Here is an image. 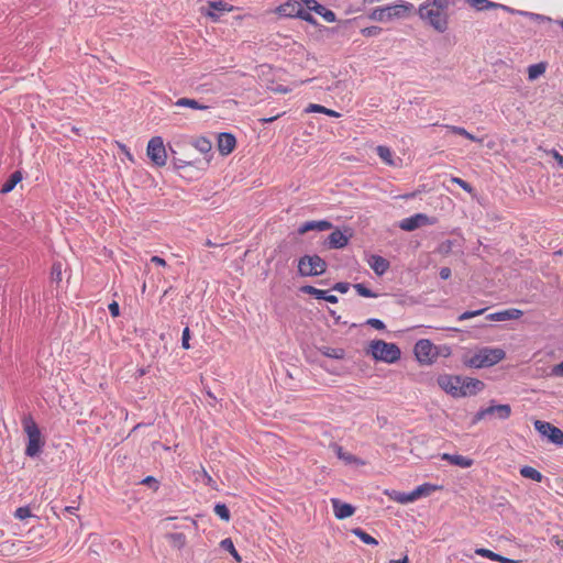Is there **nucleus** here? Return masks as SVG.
I'll return each instance as SVG.
<instances>
[{"mask_svg":"<svg viewBox=\"0 0 563 563\" xmlns=\"http://www.w3.org/2000/svg\"><path fill=\"white\" fill-rule=\"evenodd\" d=\"M449 0H426L418 8V14L421 20L427 21L435 31L444 33L448 30Z\"/></svg>","mask_w":563,"mask_h":563,"instance_id":"f257e3e1","label":"nucleus"},{"mask_svg":"<svg viewBox=\"0 0 563 563\" xmlns=\"http://www.w3.org/2000/svg\"><path fill=\"white\" fill-rule=\"evenodd\" d=\"M21 422L23 430L27 435L24 453L29 457H36L42 453L45 440L43 439L41 430L31 413L24 415Z\"/></svg>","mask_w":563,"mask_h":563,"instance_id":"f03ea898","label":"nucleus"},{"mask_svg":"<svg viewBox=\"0 0 563 563\" xmlns=\"http://www.w3.org/2000/svg\"><path fill=\"white\" fill-rule=\"evenodd\" d=\"M506 357V352L500 347L483 346L478 349L464 363L472 368L490 367L499 363Z\"/></svg>","mask_w":563,"mask_h":563,"instance_id":"7ed1b4c3","label":"nucleus"},{"mask_svg":"<svg viewBox=\"0 0 563 563\" xmlns=\"http://www.w3.org/2000/svg\"><path fill=\"white\" fill-rule=\"evenodd\" d=\"M368 353L375 361L388 364L396 363L401 357V351L396 343H388L383 340H373L369 343Z\"/></svg>","mask_w":563,"mask_h":563,"instance_id":"20e7f679","label":"nucleus"},{"mask_svg":"<svg viewBox=\"0 0 563 563\" xmlns=\"http://www.w3.org/2000/svg\"><path fill=\"white\" fill-rule=\"evenodd\" d=\"M412 9L413 4L409 2L377 7L372 10V12L368 14V18L373 21L387 22L394 19H402L407 16Z\"/></svg>","mask_w":563,"mask_h":563,"instance_id":"39448f33","label":"nucleus"},{"mask_svg":"<svg viewBox=\"0 0 563 563\" xmlns=\"http://www.w3.org/2000/svg\"><path fill=\"white\" fill-rule=\"evenodd\" d=\"M328 264L318 254L302 255L298 258V275L300 277L321 276L327 272Z\"/></svg>","mask_w":563,"mask_h":563,"instance_id":"423d86ee","label":"nucleus"},{"mask_svg":"<svg viewBox=\"0 0 563 563\" xmlns=\"http://www.w3.org/2000/svg\"><path fill=\"white\" fill-rule=\"evenodd\" d=\"M146 153L155 166L162 167L166 165L167 152L162 136H153L148 141Z\"/></svg>","mask_w":563,"mask_h":563,"instance_id":"0eeeda50","label":"nucleus"},{"mask_svg":"<svg viewBox=\"0 0 563 563\" xmlns=\"http://www.w3.org/2000/svg\"><path fill=\"white\" fill-rule=\"evenodd\" d=\"M413 352L421 364H431L438 355L437 347L428 339H420L415 344Z\"/></svg>","mask_w":563,"mask_h":563,"instance_id":"6e6552de","label":"nucleus"},{"mask_svg":"<svg viewBox=\"0 0 563 563\" xmlns=\"http://www.w3.org/2000/svg\"><path fill=\"white\" fill-rule=\"evenodd\" d=\"M534 429L543 437H545L551 443L556 445H563V431L550 422L536 420Z\"/></svg>","mask_w":563,"mask_h":563,"instance_id":"1a4fd4ad","label":"nucleus"},{"mask_svg":"<svg viewBox=\"0 0 563 563\" xmlns=\"http://www.w3.org/2000/svg\"><path fill=\"white\" fill-rule=\"evenodd\" d=\"M437 223V218L429 217L426 213H416L411 217L405 218L399 222V228L404 231L410 232L424 225H433Z\"/></svg>","mask_w":563,"mask_h":563,"instance_id":"9d476101","label":"nucleus"},{"mask_svg":"<svg viewBox=\"0 0 563 563\" xmlns=\"http://www.w3.org/2000/svg\"><path fill=\"white\" fill-rule=\"evenodd\" d=\"M437 382L438 385L452 397H466V393L461 389V376L440 375Z\"/></svg>","mask_w":563,"mask_h":563,"instance_id":"9b49d317","label":"nucleus"},{"mask_svg":"<svg viewBox=\"0 0 563 563\" xmlns=\"http://www.w3.org/2000/svg\"><path fill=\"white\" fill-rule=\"evenodd\" d=\"M234 9L233 5L229 4L225 1L218 0V1H210L208 5V10L205 12V15L210 18L213 22H217L220 20V16L224 12H230Z\"/></svg>","mask_w":563,"mask_h":563,"instance_id":"f8f14e48","label":"nucleus"},{"mask_svg":"<svg viewBox=\"0 0 563 563\" xmlns=\"http://www.w3.org/2000/svg\"><path fill=\"white\" fill-rule=\"evenodd\" d=\"M487 417H496L499 420H507L511 416V407L508 404H497L490 400L489 406L485 407Z\"/></svg>","mask_w":563,"mask_h":563,"instance_id":"ddd939ff","label":"nucleus"},{"mask_svg":"<svg viewBox=\"0 0 563 563\" xmlns=\"http://www.w3.org/2000/svg\"><path fill=\"white\" fill-rule=\"evenodd\" d=\"M218 151L221 155L227 156L231 154L236 146V139L232 133L221 132L218 135Z\"/></svg>","mask_w":563,"mask_h":563,"instance_id":"4468645a","label":"nucleus"},{"mask_svg":"<svg viewBox=\"0 0 563 563\" xmlns=\"http://www.w3.org/2000/svg\"><path fill=\"white\" fill-rule=\"evenodd\" d=\"M350 240L349 235H345L340 229H335L324 241V245L330 250L343 249L347 245Z\"/></svg>","mask_w":563,"mask_h":563,"instance_id":"2eb2a0df","label":"nucleus"},{"mask_svg":"<svg viewBox=\"0 0 563 563\" xmlns=\"http://www.w3.org/2000/svg\"><path fill=\"white\" fill-rule=\"evenodd\" d=\"M303 7L300 1L288 0L277 7L276 12L283 18H296L298 19V11H302Z\"/></svg>","mask_w":563,"mask_h":563,"instance_id":"dca6fc26","label":"nucleus"},{"mask_svg":"<svg viewBox=\"0 0 563 563\" xmlns=\"http://www.w3.org/2000/svg\"><path fill=\"white\" fill-rule=\"evenodd\" d=\"M332 508L334 511V516L339 520L346 519L354 515L355 507L349 503H344L339 498L331 499Z\"/></svg>","mask_w":563,"mask_h":563,"instance_id":"f3484780","label":"nucleus"},{"mask_svg":"<svg viewBox=\"0 0 563 563\" xmlns=\"http://www.w3.org/2000/svg\"><path fill=\"white\" fill-rule=\"evenodd\" d=\"M333 228L332 222L328 220H311L301 223L297 230L298 234L302 235L309 231H327Z\"/></svg>","mask_w":563,"mask_h":563,"instance_id":"a211bd4d","label":"nucleus"},{"mask_svg":"<svg viewBox=\"0 0 563 563\" xmlns=\"http://www.w3.org/2000/svg\"><path fill=\"white\" fill-rule=\"evenodd\" d=\"M466 2L478 12L486 11V10H497V9H500L508 13L512 12L511 7H508L503 3L494 2L490 0H466Z\"/></svg>","mask_w":563,"mask_h":563,"instance_id":"6ab92c4d","label":"nucleus"},{"mask_svg":"<svg viewBox=\"0 0 563 563\" xmlns=\"http://www.w3.org/2000/svg\"><path fill=\"white\" fill-rule=\"evenodd\" d=\"M523 312L520 309L511 308L486 316L488 321H507L521 318Z\"/></svg>","mask_w":563,"mask_h":563,"instance_id":"aec40b11","label":"nucleus"},{"mask_svg":"<svg viewBox=\"0 0 563 563\" xmlns=\"http://www.w3.org/2000/svg\"><path fill=\"white\" fill-rule=\"evenodd\" d=\"M484 386L485 384L477 378L461 377V389L466 393V396L476 395L484 388Z\"/></svg>","mask_w":563,"mask_h":563,"instance_id":"412c9836","label":"nucleus"},{"mask_svg":"<svg viewBox=\"0 0 563 563\" xmlns=\"http://www.w3.org/2000/svg\"><path fill=\"white\" fill-rule=\"evenodd\" d=\"M368 265L377 276H383L389 269L390 263L380 255H372Z\"/></svg>","mask_w":563,"mask_h":563,"instance_id":"4be33fe9","label":"nucleus"},{"mask_svg":"<svg viewBox=\"0 0 563 563\" xmlns=\"http://www.w3.org/2000/svg\"><path fill=\"white\" fill-rule=\"evenodd\" d=\"M356 19H349V20H344V21H339V23L335 25V26H332V27H328V26H321V31L325 32L328 36H333L335 34H340L342 36H345L347 35V30L349 27L351 26V24L355 21Z\"/></svg>","mask_w":563,"mask_h":563,"instance_id":"5701e85b","label":"nucleus"},{"mask_svg":"<svg viewBox=\"0 0 563 563\" xmlns=\"http://www.w3.org/2000/svg\"><path fill=\"white\" fill-rule=\"evenodd\" d=\"M442 460L450 462L452 465L460 466L463 468L471 467L473 465V460L459 454H442Z\"/></svg>","mask_w":563,"mask_h":563,"instance_id":"b1692460","label":"nucleus"},{"mask_svg":"<svg viewBox=\"0 0 563 563\" xmlns=\"http://www.w3.org/2000/svg\"><path fill=\"white\" fill-rule=\"evenodd\" d=\"M475 553L479 556L489 559L492 561H497L500 563H518V561H516V560L508 559L506 556H503V555L495 553L492 550L485 549V548L475 549Z\"/></svg>","mask_w":563,"mask_h":563,"instance_id":"393cba45","label":"nucleus"},{"mask_svg":"<svg viewBox=\"0 0 563 563\" xmlns=\"http://www.w3.org/2000/svg\"><path fill=\"white\" fill-rule=\"evenodd\" d=\"M21 180L22 173L20 170L13 172L9 176V178L3 183L0 192L3 195L11 192Z\"/></svg>","mask_w":563,"mask_h":563,"instance_id":"a878e982","label":"nucleus"},{"mask_svg":"<svg viewBox=\"0 0 563 563\" xmlns=\"http://www.w3.org/2000/svg\"><path fill=\"white\" fill-rule=\"evenodd\" d=\"M511 11L512 12H509V14L526 16L536 22H540V23L541 22H549V23L553 22L552 18L540 14V13L518 10V9H514V8H511Z\"/></svg>","mask_w":563,"mask_h":563,"instance_id":"bb28decb","label":"nucleus"},{"mask_svg":"<svg viewBox=\"0 0 563 563\" xmlns=\"http://www.w3.org/2000/svg\"><path fill=\"white\" fill-rule=\"evenodd\" d=\"M519 472L522 477L538 482V483L542 482L544 478V476L542 475L541 472H539L537 468L529 466V465L522 466Z\"/></svg>","mask_w":563,"mask_h":563,"instance_id":"cd10ccee","label":"nucleus"},{"mask_svg":"<svg viewBox=\"0 0 563 563\" xmlns=\"http://www.w3.org/2000/svg\"><path fill=\"white\" fill-rule=\"evenodd\" d=\"M351 533H353L355 537H357L363 543L376 547L378 545V540L368 534L365 530H363L360 527L352 528Z\"/></svg>","mask_w":563,"mask_h":563,"instance_id":"c85d7f7f","label":"nucleus"},{"mask_svg":"<svg viewBox=\"0 0 563 563\" xmlns=\"http://www.w3.org/2000/svg\"><path fill=\"white\" fill-rule=\"evenodd\" d=\"M319 352L327 357L334 360H343L345 357V350L341 347L321 346Z\"/></svg>","mask_w":563,"mask_h":563,"instance_id":"c756f323","label":"nucleus"},{"mask_svg":"<svg viewBox=\"0 0 563 563\" xmlns=\"http://www.w3.org/2000/svg\"><path fill=\"white\" fill-rule=\"evenodd\" d=\"M310 11L316 12L317 14L322 16L329 23H333L336 21L335 13L322 4L310 7Z\"/></svg>","mask_w":563,"mask_h":563,"instance_id":"7c9ffc66","label":"nucleus"},{"mask_svg":"<svg viewBox=\"0 0 563 563\" xmlns=\"http://www.w3.org/2000/svg\"><path fill=\"white\" fill-rule=\"evenodd\" d=\"M175 106L176 107L191 108V109H195V110H207L209 108L208 106L200 103L198 100L190 99V98H179L175 102Z\"/></svg>","mask_w":563,"mask_h":563,"instance_id":"2f4dec72","label":"nucleus"},{"mask_svg":"<svg viewBox=\"0 0 563 563\" xmlns=\"http://www.w3.org/2000/svg\"><path fill=\"white\" fill-rule=\"evenodd\" d=\"M192 145L196 150H198L202 154H208L211 152L212 143L206 136H199L194 142Z\"/></svg>","mask_w":563,"mask_h":563,"instance_id":"473e14b6","label":"nucleus"},{"mask_svg":"<svg viewBox=\"0 0 563 563\" xmlns=\"http://www.w3.org/2000/svg\"><path fill=\"white\" fill-rule=\"evenodd\" d=\"M547 64L545 63H537L532 64L528 67V79L536 80L541 75L545 73Z\"/></svg>","mask_w":563,"mask_h":563,"instance_id":"72a5a7b5","label":"nucleus"},{"mask_svg":"<svg viewBox=\"0 0 563 563\" xmlns=\"http://www.w3.org/2000/svg\"><path fill=\"white\" fill-rule=\"evenodd\" d=\"M306 112L308 113H311V112H318V113H324L329 117H332V118H339L340 117V113L332 110V109H328L321 104H317V103H310L307 108H306Z\"/></svg>","mask_w":563,"mask_h":563,"instance_id":"f704fd0d","label":"nucleus"},{"mask_svg":"<svg viewBox=\"0 0 563 563\" xmlns=\"http://www.w3.org/2000/svg\"><path fill=\"white\" fill-rule=\"evenodd\" d=\"M220 547L230 552V554L233 556V559L236 561V562H241L242 561V558L241 555L239 554V552L236 551L234 544H233V541L230 539V538H225L223 539L221 542H220Z\"/></svg>","mask_w":563,"mask_h":563,"instance_id":"c9c22d12","label":"nucleus"},{"mask_svg":"<svg viewBox=\"0 0 563 563\" xmlns=\"http://www.w3.org/2000/svg\"><path fill=\"white\" fill-rule=\"evenodd\" d=\"M214 514L223 521L229 522L231 519V514L228 506L223 503H217L214 505Z\"/></svg>","mask_w":563,"mask_h":563,"instance_id":"e433bc0d","label":"nucleus"},{"mask_svg":"<svg viewBox=\"0 0 563 563\" xmlns=\"http://www.w3.org/2000/svg\"><path fill=\"white\" fill-rule=\"evenodd\" d=\"M438 486L432 485L430 483H424L422 485L417 486L413 492L416 493L418 499L421 497L429 496L432 492H434Z\"/></svg>","mask_w":563,"mask_h":563,"instance_id":"4c0bfd02","label":"nucleus"},{"mask_svg":"<svg viewBox=\"0 0 563 563\" xmlns=\"http://www.w3.org/2000/svg\"><path fill=\"white\" fill-rule=\"evenodd\" d=\"M63 264L62 262H54L51 268V280L59 284L62 282Z\"/></svg>","mask_w":563,"mask_h":563,"instance_id":"58836bf2","label":"nucleus"},{"mask_svg":"<svg viewBox=\"0 0 563 563\" xmlns=\"http://www.w3.org/2000/svg\"><path fill=\"white\" fill-rule=\"evenodd\" d=\"M445 128L453 134H457V135H462L464 137H466L467 140H471L473 142H476L478 141V139L471 134L470 132H467L464 128L462 126H456V125H445Z\"/></svg>","mask_w":563,"mask_h":563,"instance_id":"ea45409f","label":"nucleus"},{"mask_svg":"<svg viewBox=\"0 0 563 563\" xmlns=\"http://www.w3.org/2000/svg\"><path fill=\"white\" fill-rule=\"evenodd\" d=\"M335 453L340 460L345 461L347 464L358 462V459L355 455L344 452L343 448L340 445H335Z\"/></svg>","mask_w":563,"mask_h":563,"instance_id":"a19ab883","label":"nucleus"},{"mask_svg":"<svg viewBox=\"0 0 563 563\" xmlns=\"http://www.w3.org/2000/svg\"><path fill=\"white\" fill-rule=\"evenodd\" d=\"M353 287H354L355 291L357 292V295L361 297L376 298L378 296L376 292H374L372 289H369L362 283L355 284Z\"/></svg>","mask_w":563,"mask_h":563,"instance_id":"79ce46f5","label":"nucleus"},{"mask_svg":"<svg viewBox=\"0 0 563 563\" xmlns=\"http://www.w3.org/2000/svg\"><path fill=\"white\" fill-rule=\"evenodd\" d=\"M376 153L385 163H387L389 165L393 164V159H391L393 155H391V151L389 147L384 146V145H378L376 148Z\"/></svg>","mask_w":563,"mask_h":563,"instance_id":"37998d69","label":"nucleus"},{"mask_svg":"<svg viewBox=\"0 0 563 563\" xmlns=\"http://www.w3.org/2000/svg\"><path fill=\"white\" fill-rule=\"evenodd\" d=\"M298 19L313 25L321 27L322 25L317 21V19L309 12L302 9V11H298Z\"/></svg>","mask_w":563,"mask_h":563,"instance_id":"c03bdc74","label":"nucleus"},{"mask_svg":"<svg viewBox=\"0 0 563 563\" xmlns=\"http://www.w3.org/2000/svg\"><path fill=\"white\" fill-rule=\"evenodd\" d=\"M417 499L418 497L413 490H411L410 493H399L398 496L396 497V500L401 504H408Z\"/></svg>","mask_w":563,"mask_h":563,"instance_id":"a18cd8bd","label":"nucleus"},{"mask_svg":"<svg viewBox=\"0 0 563 563\" xmlns=\"http://www.w3.org/2000/svg\"><path fill=\"white\" fill-rule=\"evenodd\" d=\"M172 154H173L172 164L175 169H181V168H185L186 166H189L192 164L190 161H185V159L176 157V152L174 150H172Z\"/></svg>","mask_w":563,"mask_h":563,"instance_id":"49530a36","label":"nucleus"},{"mask_svg":"<svg viewBox=\"0 0 563 563\" xmlns=\"http://www.w3.org/2000/svg\"><path fill=\"white\" fill-rule=\"evenodd\" d=\"M140 484L145 485L156 492L159 488V482L156 477L148 475L145 478H143Z\"/></svg>","mask_w":563,"mask_h":563,"instance_id":"de8ad7c7","label":"nucleus"},{"mask_svg":"<svg viewBox=\"0 0 563 563\" xmlns=\"http://www.w3.org/2000/svg\"><path fill=\"white\" fill-rule=\"evenodd\" d=\"M383 29L377 25L367 26L361 30L362 35L365 37L377 36L382 33Z\"/></svg>","mask_w":563,"mask_h":563,"instance_id":"09e8293b","label":"nucleus"},{"mask_svg":"<svg viewBox=\"0 0 563 563\" xmlns=\"http://www.w3.org/2000/svg\"><path fill=\"white\" fill-rule=\"evenodd\" d=\"M486 308L477 309V310H467L461 313L457 318L459 321H464L477 316H481L485 312Z\"/></svg>","mask_w":563,"mask_h":563,"instance_id":"8fccbe9b","label":"nucleus"},{"mask_svg":"<svg viewBox=\"0 0 563 563\" xmlns=\"http://www.w3.org/2000/svg\"><path fill=\"white\" fill-rule=\"evenodd\" d=\"M14 517L19 520H25V519L32 517L31 509L27 506L19 507L14 511Z\"/></svg>","mask_w":563,"mask_h":563,"instance_id":"3c124183","label":"nucleus"},{"mask_svg":"<svg viewBox=\"0 0 563 563\" xmlns=\"http://www.w3.org/2000/svg\"><path fill=\"white\" fill-rule=\"evenodd\" d=\"M452 183H455L456 185H459L463 190H465L468 194H472L474 190L473 186L462 178L452 177Z\"/></svg>","mask_w":563,"mask_h":563,"instance_id":"603ef678","label":"nucleus"},{"mask_svg":"<svg viewBox=\"0 0 563 563\" xmlns=\"http://www.w3.org/2000/svg\"><path fill=\"white\" fill-rule=\"evenodd\" d=\"M190 329L188 327H186L184 330H183V335H181V346L183 349L185 350H189L190 349Z\"/></svg>","mask_w":563,"mask_h":563,"instance_id":"864d4df0","label":"nucleus"},{"mask_svg":"<svg viewBox=\"0 0 563 563\" xmlns=\"http://www.w3.org/2000/svg\"><path fill=\"white\" fill-rule=\"evenodd\" d=\"M548 155H551L558 163L560 168H563V155H561L555 148L543 150Z\"/></svg>","mask_w":563,"mask_h":563,"instance_id":"5fc2aeb1","label":"nucleus"},{"mask_svg":"<svg viewBox=\"0 0 563 563\" xmlns=\"http://www.w3.org/2000/svg\"><path fill=\"white\" fill-rule=\"evenodd\" d=\"M365 323L376 330H385V328H386L385 323L380 319H376V318H369L366 320Z\"/></svg>","mask_w":563,"mask_h":563,"instance_id":"6e6d98bb","label":"nucleus"},{"mask_svg":"<svg viewBox=\"0 0 563 563\" xmlns=\"http://www.w3.org/2000/svg\"><path fill=\"white\" fill-rule=\"evenodd\" d=\"M350 283L347 282H339V283H335L333 286H332V290H335V291H339L341 294H345L349 291L350 289Z\"/></svg>","mask_w":563,"mask_h":563,"instance_id":"4d7b16f0","label":"nucleus"},{"mask_svg":"<svg viewBox=\"0 0 563 563\" xmlns=\"http://www.w3.org/2000/svg\"><path fill=\"white\" fill-rule=\"evenodd\" d=\"M550 376L553 377H563V361L554 366H552Z\"/></svg>","mask_w":563,"mask_h":563,"instance_id":"13d9d810","label":"nucleus"},{"mask_svg":"<svg viewBox=\"0 0 563 563\" xmlns=\"http://www.w3.org/2000/svg\"><path fill=\"white\" fill-rule=\"evenodd\" d=\"M110 314L115 318L120 316V306L117 301H112L108 306Z\"/></svg>","mask_w":563,"mask_h":563,"instance_id":"bf43d9fd","label":"nucleus"},{"mask_svg":"<svg viewBox=\"0 0 563 563\" xmlns=\"http://www.w3.org/2000/svg\"><path fill=\"white\" fill-rule=\"evenodd\" d=\"M487 417L485 408H481L472 418V424L478 423L481 420Z\"/></svg>","mask_w":563,"mask_h":563,"instance_id":"052dcab7","label":"nucleus"},{"mask_svg":"<svg viewBox=\"0 0 563 563\" xmlns=\"http://www.w3.org/2000/svg\"><path fill=\"white\" fill-rule=\"evenodd\" d=\"M439 275L444 280L449 279L452 275L451 268L450 267H441Z\"/></svg>","mask_w":563,"mask_h":563,"instance_id":"680f3d73","label":"nucleus"},{"mask_svg":"<svg viewBox=\"0 0 563 563\" xmlns=\"http://www.w3.org/2000/svg\"><path fill=\"white\" fill-rule=\"evenodd\" d=\"M202 475H203V479H205V484L208 485V486H211L213 487L216 482L214 479L207 473L206 470H202Z\"/></svg>","mask_w":563,"mask_h":563,"instance_id":"e2e57ef3","label":"nucleus"},{"mask_svg":"<svg viewBox=\"0 0 563 563\" xmlns=\"http://www.w3.org/2000/svg\"><path fill=\"white\" fill-rule=\"evenodd\" d=\"M314 290H316V287H313L311 285H305V286L300 287V291L302 294H307V295H311V296L313 295Z\"/></svg>","mask_w":563,"mask_h":563,"instance_id":"0e129e2a","label":"nucleus"},{"mask_svg":"<svg viewBox=\"0 0 563 563\" xmlns=\"http://www.w3.org/2000/svg\"><path fill=\"white\" fill-rule=\"evenodd\" d=\"M322 300H325L330 303H336L339 301L338 297L335 295H330L329 291H325V297H323Z\"/></svg>","mask_w":563,"mask_h":563,"instance_id":"69168bd1","label":"nucleus"},{"mask_svg":"<svg viewBox=\"0 0 563 563\" xmlns=\"http://www.w3.org/2000/svg\"><path fill=\"white\" fill-rule=\"evenodd\" d=\"M151 262L159 266H166V261L157 255L152 256Z\"/></svg>","mask_w":563,"mask_h":563,"instance_id":"338daca9","label":"nucleus"},{"mask_svg":"<svg viewBox=\"0 0 563 563\" xmlns=\"http://www.w3.org/2000/svg\"><path fill=\"white\" fill-rule=\"evenodd\" d=\"M325 291H327V290H322V289H318V288H316V290H314V292H313V295H312V296H313L316 299L322 300V299H323V297H325Z\"/></svg>","mask_w":563,"mask_h":563,"instance_id":"774afa93","label":"nucleus"}]
</instances>
